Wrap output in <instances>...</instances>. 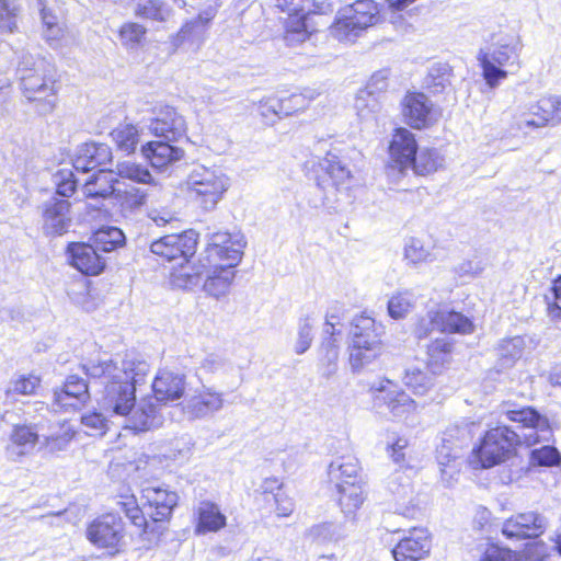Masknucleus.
<instances>
[{"label": "nucleus", "mask_w": 561, "mask_h": 561, "mask_svg": "<svg viewBox=\"0 0 561 561\" xmlns=\"http://www.w3.org/2000/svg\"><path fill=\"white\" fill-rule=\"evenodd\" d=\"M83 368L90 378L102 379V407L115 415L124 416L125 427L135 432L150 431L162 424L157 402L167 404L186 394V376L161 369L151 385L153 398L145 397L137 403L136 389L146 382L150 365L135 355H126L121 360L90 362Z\"/></svg>", "instance_id": "nucleus-1"}, {"label": "nucleus", "mask_w": 561, "mask_h": 561, "mask_svg": "<svg viewBox=\"0 0 561 561\" xmlns=\"http://www.w3.org/2000/svg\"><path fill=\"white\" fill-rule=\"evenodd\" d=\"M506 417L519 424L522 433L508 426H496L489 430L482 438L476 453L483 468H491L508 459L519 444L531 446L540 439H546L549 433L548 421L531 408L505 411Z\"/></svg>", "instance_id": "nucleus-2"}, {"label": "nucleus", "mask_w": 561, "mask_h": 561, "mask_svg": "<svg viewBox=\"0 0 561 561\" xmlns=\"http://www.w3.org/2000/svg\"><path fill=\"white\" fill-rule=\"evenodd\" d=\"M385 328L368 316H357L352 321L350 365L357 373L376 360L383 352L381 336Z\"/></svg>", "instance_id": "nucleus-3"}, {"label": "nucleus", "mask_w": 561, "mask_h": 561, "mask_svg": "<svg viewBox=\"0 0 561 561\" xmlns=\"http://www.w3.org/2000/svg\"><path fill=\"white\" fill-rule=\"evenodd\" d=\"M192 198L206 211L214 210L231 186L230 176L218 165L196 164L186 179Z\"/></svg>", "instance_id": "nucleus-4"}, {"label": "nucleus", "mask_w": 561, "mask_h": 561, "mask_svg": "<svg viewBox=\"0 0 561 561\" xmlns=\"http://www.w3.org/2000/svg\"><path fill=\"white\" fill-rule=\"evenodd\" d=\"M28 60L19 68L21 88L24 96L38 103V112L47 114L55 106V77L53 67L44 59H38L28 67Z\"/></svg>", "instance_id": "nucleus-5"}, {"label": "nucleus", "mask_w": 561, "mask_h": 561, "mask_svg": "<svg viewBox=\"0 0 561 561\" xmlns=\"http://www.w3.org/2000/svg\"><path fill=\"white\" fill-rule=\"evenodd\" d=\"M519 53L520 44L517 39L480 49L477 59L482 68V77L490 89L497 88L508 73L519 69Z\"/></svg>", "instance_id": "nucleus-6"}, {"label": "nucleus", "mask_w": 561, "mask_h": 561, "mask_svg": "<svg viewBox=\"0 0 561 561\" xmlns=\"http://www.w3.org/2000/svg\"><path fill=\"white\" fill-rule=\"evenodd\" d=\"M374 407L379 413L389 415L392 420H402L414 413L417 403L397 383L381 379L370 386Z\"/></svg>", "instance_id": "nucleus-7"}, {"label": "nucleus", "mask_w": 561, "mask_h": 561, "mask_svg": "<svg viewBox=\"0 0 561 561\" xmlns=\"http://www.w3.org/2000/svg\"><path fill=\"white\" fill-rule=\"evenodd\" d=\"M245 240L240 232L218 231L209 237L208 244L199 259L207 264L222 263L236 267L242 259Z\"/></svg>", "instance_id": "nucleus-8"}, {"label": "nucleus", "mask_w": 561, "mask_h": 561, "mask_svg": "<svg viewBox=\"0 0 561 561\" xmlns=\"http://www.w3.org/2000/svg\"><path fill=\"white\" fill-rule=\"evenodd\" d=\"M470 433L466 426L449 427L437 447V461L440 467L442 478L446 482L454 480L461 467V449L469 439Z\"/></svg>", "instance_id": "nucleus-9"}, {"label": "nucleus", "mask_w": 561, "mask_h": 561, "mask_svg": "<svg viewBox=\"0 0 561 561\" xmlns=\"http://www.w3.org/2000/svg\"><path fill=\"white\" fill-rule=\"evenodd\" d=\"M224 393L211 387L202 386L190 390L179 403L183 415L190 420H203L214 415L224 408Z\"/></svg>", "instance_id": "nucleus-10"}, {"label": "nucleus", "mask_w": 561, "mask_h": 561, "mask_svg": "<svg viewBox=\"0 0 561 561\" xmlns=\"http://www.w3.org/2000/svg\"><path fill=\"white\" fill-rule=\"evenodd\" d=\"M87 538L100 549H107L111 554L119 551L124 539V524L115 514H104L94 519L87 528Z\"/></svg>", "instance_id": "nucleus-11"}, {"label": "nucleus", "mask_w": 561, "mask_h": 561, "mask_svg": "<svg viewBox=\"0 0 561 561\" xmlns=\"http://www.w3.org/2000/svg\"><path fill=\"white\" fill-rule=\"evenodd\" d=\"M433 330L468 334L473 331V324L469 318L459 312L437 309L427 312L426 318L419 322L415 333L419 339H422L426 337Z\"/></svg>", "instance_id": "nucleus-12"}, {"label": "nucleus", "mask_w": 561, "mask_h": 561, "mask_svg": "<svg viewBox=\"0 0 561 561\" xmlns=\"http://www.w3.org/2000/svg\"><path fill=\"white\" fill-rule=\"evenodd\" d=\"M561 123V96L546 95L541 96L536 103L530 104L527 112L519 116V128H542L548 125H558Z\"/></svg>", "instance_id": "nucleus-13"}, {"label": "nucleus", "mask_w": 561, "mask_h": 561, "mask_svg": "<svg viewBox=\"0 0 561 561\" xmlns=\"http://www.w3.org/2000/svg\"><path fill=\"white\" fill-rule=\"evenodd\" d=\"M149 131L168 141H179L186 136L185 118L172 106H157L148 124Z\"/></svg>", "instance_id": "nucleus-14"}, {"label": "nucleus", "mask_w": 561, "mask_h": 561, "mask_svg": "<svg viewBox=\"0 0 561 561\" xmlns=\"http://www.w3.org/2000/svg\"><path fill=\"white\" fill-rule=\"evenodd\" d=\"M197 240L198 234L192 229L182 233L167 234L153 241L150 251L168 261L186 260L196 252Z\"/></svg>", "instance_id": "nucleus-15"}, {"label": "nucleus", "mask_w": 561, "mask_h": 561, "mask_svg": "<svg viewBox=\"0 0 561 561\" xmlns=\"http://www.w3.org/2000/svg\"><path fill=\"white\" fill-rule=\"evenodd\" d=\"M549 527V519L537 511L517 513L507 518L502 527L506 538L533 539L546 533Z\"/></svg>", "instance_id": "nucleus-16"}, {"label": "nucleus", "mask_w": 561, "mask_h": 561, "mask_svg": "<svg viewBox=\"0 0 561 561\" xmlns=\"http://www.w3.org/2000/svg\"><path fill=\"white\" fill-rule=\"evenodd\" d=\"M41 437L37 425L14 424L9 434L5 451L11 460L20 461L23 457L31 455L39 443L42 444Z\"/></svg>", "instance_id": "nucleus-17"}, {"label": "nucleus", "mask_w": 561, "mask_h": 561, "mask_svg": "<svg viewBox=\"0 0 561 561\" xmlns=\"http://www.w3.org/2000/svg\"><path fill=\"white\" fill-rule=\"evenodd\" d=\"M431 550V539L426 529L414 528L393 548L396 561H419Z\"/></svg>", "instance_id": "nucleus-18"}, {"label": "nucleus", "mask_w": 561, "mask_h": 561, "mask_svg": "<svg viewBox=\"0 0 561 561\" xmlns=\"http://www.w3.org/2000/svg\"><path fill=\"white\" fill-rule=\"evenodd\" d=\"M204 275V289L210 296L216 298L226 295L234 279V267L226 266L222 263L207 264L205 260L199 259Z\"/></svg>", "instance_id": "nucleus-19"}, {"label": "nucleus", "mask_w": 561, "mask_h": 561, "mask_svg": "<svg viewBox=\"0 0 561 561\" xmlns=\"http://www.w3.org/2000/svg\"><path fill=\"white\" fill-rule=\"evenodd\" d=\"M359 461L353 455H343L335 457L328 466V482L335 489L342 488L348 483L363 482L360 477Z\"/></svg>", "instance_id": "nucleus-20"}, {"label": "nucleus", "mask_w": 561, "mask_h": 561, "mask_svg": "<svg viewBox=\"0 0 561 561\" xmlns=\"http://www.w3.org/2000/svg\"><path fill=\"white\" fill-rule=\"evenodd\" d=\"M194 533L205 535L217 533L227 525V517L220 511L218 504L209 500H203L194 508Z\"/></svg>", "instance_id": "nucleus-21"}, {"label": "nucleus", "mask_w": 561, "mask_h": 561, "mask_svg": "<svg viewBox=\"0 0 561 561\" xmlns=\"http://www.w3.org/2000/svg\"><path fill=\"white\" fill-rule=\"evenodd\" d=\"M416 150L417 144L414 134L405 128H398L389 146L391 162H393L400 171L409 169Z\"/></svg>", "instance_id": "nucleus-22"}, {"label": "nucleus", "mask_w": 561, "mask_h": 561, "mask_svg": "<svg viewBox=\"0 0 561 561\" xmlns=\"http://www.w3.org/2000/svg\"><path fill=\"white\" fill-rule=\"evenodd\" d=\"M70 203L57 196L51 197L43 205L44 229L49 234H62L67 231Z\"/></svg>", "instance_id": "nucleus-23"}, {"label": "nucleus", "mask_w": 561, "mask_h": 561, "mask_svg": "<svg viewBox=\"0 0 561 561\" xmlns=\"http://www.w3.org/2000/svg\"><path fill=\"white\" fill-rule=\"evenodd\" d=\"M433 104L423 93H409L402 102L405 122L413 128H424L430 124Z\"/></svg>", "instance_id": "nucleus-24"}, {"label": "nucleus", "mask_w": 561, "mask_h": 561, "mask_svg": "<svg viewBox=\"0 0 561 561\" xmlns=\"http://www.w3.org/2000/svg\"><path fill=\"white\" fill-rule=\"evenodd\" d=\"M112 160V150L106 144L87 142L80 146L73 160L76 172L87 173Z\"/></svg>", "instance_id": "nucleus-25"}, {"label": "nucleus", "mask_w": 561, "mask_h": 561, "mask_svg": "<svg viewBox=\"0 0 561 561\" xmlns=\"http://www.w3.org/2000/svg\"><path fill=\"white\" fill-rule=\"evenodd\" d=\"M170 142L168 140L148 141L141 146V154L156 169L175 163L184 158V150Z\"/></svg>", "instance_id": "nucleus-26"}, {"label": "nucleus", "mask_w": 561, "mask_h": 561, "mask_svg": "<svg viewBox=\"0 0 561 561\" xmlns=\"http://www.w3.org/2000/svg\"><path fill=\"white\" fill-rule=\"evenodd\" d=\"M142 495L152 510L150 516L154 522L169 518L179 501V496L175 492L163 488L148 486L142 490Z\"/></svg>", "instance_id": "nucleus-27"}, {"label": "nucleus", "mask_w": 561, "mask_h": 561, "mask_svg": "<svg viewBox=\"0 0 561 561\" xmlns=\"http://www.w3.org/2000/svg\"><path fill=\"white\" fill-rule=\"evenodd\" d=\"M71 264L81 273L98 275L104 268V261L96 250L87 243H71L68 247Z\"/></svg>", "instance_id": "nucleus-28"}, {"label": "nucleus", "mask_w": 561, "mask_h": 561, "mask_svg": "<svg viewBox=\"0 0 561 561\" xmlns=\"http://www.w3.org/2000/svg\"><path fill=\"white\" fill-rule=\"evenodd\" d=\"M88 385L78 376H69L61 390L54 392V403L62 409L79 408L89 399Z\"/></svg>", "instance_id": "nucleus-29"}, {"label": "nucleus", "mask_w": 561, "mask_h": 561, "mask_svg": "<svg viewBox=\"0 0 561 561\" xmlns=\"http://www.w3.org/2000/svg\"><path fill=\"white\" fill-rule=\"evenodd\" d=\"M304 101L300 94H293L287 100L267 98L260 102L259 111L266 123L274 124L282 115H289L297 110L296 107H302Z\"/></svg>", "instance_id": "nucleus-30"}, {"label": "nucleus", "mask_w": 561, "mask_h": 561, "mask_svg": "<svg viewBox=\"0 0 561 561\" xmlns=\"http://www.w3.org/2000/svg\"><path fill=\"white\" fill-rule=\"evenodd\" d=\"M335 490L337 493V503L344 517L354 520L357 511L367 499L364 482L348 483Z\"/></svg>", "instance_id": "nucleus-31"}, {"label": "nucleus", "mask_w": 561, "mask_h": 561, "mask_svg": "<svg viewBox=\"0 0 561 561\" xmlns=\"http://www.w3.org/2000/svg\"><path fill=\"white\" fill-rule=\"evenodd\" d=\"M41 385V378L34 374L14 375L0 391V405H9L16 400L18 396L34 394Z\"/></svg>", "instance_id": "nucleus-32"}, {"label": "nucleus", "mask_w": 561, "mask_h": 561, "mask_svg": "<svg viewBox=\"0 0 561 561\" xmlns=\"http://www.w3.org/2000/svg\"><path fill=\"white\" fill-rule=\"evenodd\" d=\"M119 185L115 173L111 170H99L83 184V193L91 198H106L116 194Z\"/></svg>", "instance_id": "nucleus-33"}, {"label": "nucleus", "mask_w": 561, "mask_h": 561, "mask_svg": "<svg viewBox=\"0 0 561 561\" xmlns=\"http://www.w3.org/2000/svg\"><path fill=\"white\" fill-rule=\"evenodd\" d=\"M354 108L359 121L367 125H376L381 113V101L375 90H360L356 94Z\"/></svg>", "instance_id": "nucleus-34"}, {"label": "nucleus", "mask_w": 561, "mask_h": 561, "mask_svg": "<svg viewBox=\"0 0 561 561\" xmlns=\"http://www.w3.org/2000/svg\"><path fill=\"white\" fill-rule=\"evenodd\" d=\"M203 275L201 262L194 264L186 259L170 273V283L175 288L192 289L201 284Z\"/></svg>", "instance_id": "nucleus-35"}, {"label": "nucleus", "mask_w": 561, "mask_h": 561, "mask_svg": "<svg viewBox=\"0 0 561 561\" xmlns=\"http://www.w3.org/2000/svg\"><path fill=\"white\" fill-rule=\"evenodd\" d=\"M294 14H289L285 23L284 41L287 46H296L308 39L312 30L308 25V15L296 7L293 8Z\"/></svg>", "instance_id": "nucleus-36"}, {"label": "nucleus", "mask_w": 561, "mask_h": 561, "mask_svg": "<svg viewBox=\"0 0 561 561\" xmlns=\"http://www.w3.org/2000/svg\"><path fill=\"white\" fill-rule=\"evenodd\" d=\"M110 137L117 150L130 154L136 150L139 144L140 133L137 125L123 122L110 133Z\"/></svg>", "instance_id": "nucleus-37"}, {"label": "nucleus", "mask_w": 561, "mask_h": 561, "mask_svg": "<svg viewBox=\"0 0 561 561\" xmlns=\"http://www.w3.org/2000/svg\"><path fill=\"white\" fill-rule=\"evenodd\" d=\"M454 343L449 337H440L427 346L426 368L433 374L439 373L450 360Z\"/></svg>", "instance_id": "nucleus-38"}, {"label": "nucleus", "mask_w": 561, "mask_h": 561, "mask_svg": "<svg viewBox=\"0 0 561 561\" xmlns=\"http://www.w3.org/2000/svg\"><path fill=\"white\" fill-rule=\"evenodd\" d=\"M76 436V430L68 422L58 423L47 435H42V447L49 453L66 450Z\"/></svg>", "instance_id": "nucleus-39"}, {"label": "nucleus", "mask_w": 561, "mask_h": 561, "mask_svg": "<svg viewBox=\"0 0 561 561\" xmlns=\"http://www.w3.org/2000/svg\"><path fill=\"white\" fill-rule=\"evenodd\" d=\"M342 10L352 16L356 25H359L364 30L375 25L379 19L378 7L373 0H357Z\"/></svg>", "instance_id": "nucleus-40"}, {"label": "nucleus", "mask_w": 561, "mask_h": 561, "mask_svg": "<svg viewBox=\"0 0 561 561\" xmlns=\"http://www.w3.org/2000/svg\"><path fill=\"white\" fill-rule=\"evenodd\" d=\"M404 260L410 265H419L422 263H431L436 260L434 245L425 243L419 238H410L404 244Z\"/></svg>", "instance_id": "nucleus-41"}, {"label": "nucleus", "mask_w": 561, "mask_h": 561, "mask_svg": "<svg viewBox=\"0 0 561 561\" xmlns=\"http://www.w3.org/2000/svg\"><path fill=\"white\" fill-rule=\"evenodd\" d=\"M364 31L342 9L337 12L334 23L330 26V35L340 42H354Z\"/></svg>", "instance_id": "nucleus-42"}, {"label": "nucleus", "mask_w": 561, "mask_h": 561, "mask_svg": "<svg viewBox=\"0 0 561 561\" xmlns=\"http://www.w3.org/2000/svg\"><path fill=\"white\" fill-rule=\"evenodd\" d=\"M169 0H138L135 15L141 19L164 22L171 16Z\"/></svg>", "instance_id": "nucleus-43"}, {"label": "nucleus", "mask_w": 561, "mask_h": 561, "mask_svg": "<svg viewBox=\"0 0 561 561\" xmlns=\"http://www.w3.org/2000/svg\"><path fill=\"white\" fill-rule=\"evenodd\" d=\"M426 370L411 365L405 369L404 376H403V382L404 385L411 389L415 394L424 396L426 394L430 389L434 386V375L433 371L431 373Z\"/></svg>", "instance_id": "nucleus-44"}, {"label": "nucleus", "mask_w": 561, "mask_h": 561, "mask_svg": "<svg viewBox=\"0 0 561 561\" xmlns=\"http://www.w3.org/2000/svg\"><path fill=\"white\" fill-rule=\"evenodd\" d=\"M443 158L436 149L423 148L416 150L410 168L416 174L426 175L437 171L443 165Z\"/></svg>", "instance_id": "nucleus-45"}, {"label": "nucleus", "mask_w": 561, "mask_h": 561, "mask_svg": "<svg viewBox=\"0 0 561 561\" xmlns=\"http://www.w3.org/2000/svg\"><path fill=\"white\" fill-rule=\"evenodd\" d=\"M319 167L335 187L344 185L351 179V171L333 154L323 158Z\"/></svg>", "instance_id": "nucleus-46"}, {"label": "nucleus", "mask_w": 561, "mask_h": 561, "mask_svg": "<svg viewBox=\"0 0 561 561\" xmlns=\"http://www.w3.org/2000/svg\"><path fill=\"white\" fill-rule=\"evenodd\" d=\"M44 37L46 42L53 48H59L62 46V41L66 35L64 26L57 21V18L47 9H43L41 12Z\"/></svg>", "instance_id": "nucleus-47"}, {"label": "nucleus", "mask_w": 561, "mask_h": 561, "mask_svg": "<svg viewBox=\"0 0 561 561\" xmlns=\"http://www.w3.org/2000/svg\"><path fill=\"white\" fill-rule=\"evenodd\" d=\"M415 302L416 299L412 291H397L388 301V313L392 319H402L413 310Z\"/></svg>", "instance_id": "nucleus-48"}, {"label": "nucleus", "mask_w": 561, "mask_h": 561, "mask_svg": "<svg viewBox=\"0 0 561 561\" xmlns=\"http://www.w3.org/2000/svg\"><path fill=\"white\" fill-rule=\"evenodd\" d=\"M214 13L205 11L196 18L186 22L179 32V37L182 41H196L199 39L206 32L208 23L213 20Z\"/></svg>", "instance_id": "nucleus-49"}, {"label": "nucleus", "mask_w": 561, "mask_h": 561, "mask_svg": "<svg viewBox=\"0 0 561 561\" xmlns=\"http://www.w3.org/2000/svg\"><path fill=\"white\" fill-rule=\"evenodd\" d=\"M118 508L125 513L126 517L138 528L146 529L148 523L141 512L134 494H121L116 501Z\"/></svg>", "instance_id": "nucleus-50"}, {"label": "nucleus", "mask_w": 561, "mask_h": 561, "mask_svg": "<svg viewBox=\"0 0 561 561\" xmlns=\"http://www.w3.org/2000/svg\"><path fill=\"white\" fill-rule=\"evenodd\" d=\"M316 322L317 317L314 312H308L299 318L298 336L295 344V352L297 354H304L310 347L313 339L312 330Z\"/></svg>", "instance_id": "nucleus-51"}, {"label": "nucleus", "mask_w": 561, "mask_h": 561, "mask_svg": "<svg viewBox=\"0 0 561 561\" xmlns=\"http://www.w3.org/2000/svg\"><path fill=\"white\" fill-rule=\"evenodd\" d=\"M524 348V339L514 336L501 341L497 346V354L504 366H511L516 359L520 358Z\"/></svg>", "instance_id": "nucleus-52"}, {"label": "nucleus", "mask_w": 561, "mask_h": 561, "mask_svg": "<svg viewBox=\"0 0 561 561\" xmlns=\"http://www.w3.org/2000/svg\"><path fill=\"white\" fill-rule=\"evenodd\" d=\"M116 169V178L119 176L144 184L152 183V175L150 174L149 170L144 165L130 161H124L118 163Z\"/></svg>", "instance_id": "nucleus-53"}, {"label": "nucleus", "mask_w": 561, "mask_h": 561, "mask_svg": "<svg viewBox=\"0 0 561 561\" xmlns=\"http://www.w3.org/2000/svg\"><path fill=\"white\" fill-rule=\"evenodd\" d=\"M115 197L121 203L122 207L133 210L146 203L147 194L145 191L135 186L125 187L123 190L119 184Z\"/></svg>", "instance_id": "nucleus-54"}, {"label": "nucleus", "mask_w": 561, "mask_h": 561, "mask_svg": "<svg viewBox=\"0 0 561 561\" xmlns=\"http://www.w3.org/2000/svg\"><path fill=\"white\" fill-rule=\"evenodd\" d=\"M309 536L319 543L337 541L341 538L340 526L332 522L320 523L309 529Z\"/></svg>", "instance_id": "nucleus-55"}, {"label": "nucleus", "mask_w": 561, "mask_h": 561, "mask_svg": "<svg viewBox=\"0 0 561 561\" xmlns=\"http://www.w3.org/2000/svg\"><path fill=\"white\" fill-rule=\"evenodd\" d=\"M426 83L434 93L443 92L450 84V68L448 65L439 64L432 67Z\"/></svg>", "instance_id": "nucleus-56"}, {"label": "nucleus", "mask_w": 561, "mask_h": 561, "mask_svg": "<svg viewBox=\"0 0 561 561\" xmlns=\"http://www.w3.org/2000/svg\"><path fill=\"white\" fill-rule=\"evenodd\" d=\"M146 28L137 23H125L119 30V36L123 44L129 48L138 46L145 38Z\"/></svg>", "instance_id": "nucleus-57"}, {"label": "nucleus", "mask_w": 561, "mask_h": 561, "mask_svg": "<svg viewBox=\"0 0 561 561\" xmlns=\"http://www.w3.org/2000/svg\"><path fill=\"white\" fill-rule=\"evenodd\" d=\"M18 11L13 1L0 0V31L13 32L16 28Z\"/></svg>", "instance_id": "nucleus-58"}, {"label": "nucleus", "mask_w": 561, "mask_h": 561, "mask_svg": "<svg viewBox=\"0 0 561 561\" xmlns=\"http://www.w3.org/2000/svg\"><path fill=\"white\" fill-rule=\"evenodd\" d=\"M85 433L90 436H102L107 430V421L102 413L91 412L81 416Z\"/></svg>", "instance_id": "nucleus-59"}, {"label": "nucleus", "mask_w": 561, "mask_h": 561, "mask_svg": "<svg viewBox=\"0 0 561 561\" xmlns=\"http://www.w3.org/2000/svg\"><path fill=\"white\" fill-rule=\"evenodd\" d=\"M232 366L228 359L217 354L207 355L201 363V370L205 374L216 375L220 373H229Z\"/></svg>", "instance_id": "nucleus-60"}, {"label": "nucleus", "mask_w": 561, "mask_h": 561, "mask_svg": "<svg viewBox=\"0 0 561 561\" xmlns=\"http://www.w3.org/2000/svg\"><path fill=\"white\" fill-rule=\"evenodd\" d=\"M559 451L552 446H543L531 451V462L539 466H554L560 461Z\"/></svg>", "instance_id": "nucleus-61"}, {"label": "nucleus", "mask_w": 561, "mask_h": 561, "mask_svg": "<svg viewBox=\"0 0 561 561\" xmlns=\"http://www.w3.org/2000/svg\"><path fill=\"white\" fill-rule=\"evenodd\" d=\"M271 494L274 502H275V512L277 516L280 517H287L289 516L294 511V502L293 500L286 494V492L283 490L280 485H277L276 492L273 493L272 491L267 493V495Z\"/></svg>", "instance_id": "nucleus-62"}, {"label": "nucleus", "mask_w": 561, "mask_h": 561, "mask_svg": "<svg viewBox=\"0 0 561 561\" xmlns=\"http://www.w3.org/2000/svg\"><path fill=\"white\" fill-rule=\"evenodd\" d=\"M96 241L104 243L103 251H112L124 242V234L118 228L111 227L96 233Z\"/></svg>", "instance_id": "nucleus-63"}, {"label": "nucleus", "mask_w": 561, "mask_h": 561, "mask_svg": "<svg viewBox=\"0 0 561 561\" xmlns=\"http://www.w3.org/2000/svg\"><path fill=\"white\" fill-rule=\"evenodd\" d=\"M480 561H514L511 550L501 548L496 545H486L480 557Z\"/></svg>", "instance_id": "nucleus-64"}]
</instances>
